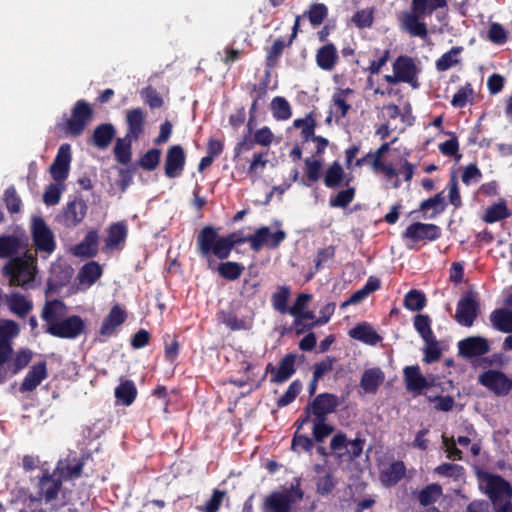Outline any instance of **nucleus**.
Segmentation results:
<instances>
[{"label": "nucleus", "mask_w": 512, "mask_h": 512, "mask_svg": "<svg viewBox=\"0 0 512 512\" xmlns=\"http://www.w3.org/2000/svg\"><path fill=\"white\" fill-rule=\"evenodd\" d=\"M47 364L41 361L31 367L20 385L21 392L34 391L47 378Z\"/></svg>", "instance_id": "a878e982"}, {"label": "nucleus", "mask_w": 512, "mask_h": 512, "mask_svg": "<svg viewBox=\"0 0 512 512\" xmlns=\"http://www.w3.org/2000/svg\"><path fill=\"white\" fill-rule=\"evenodd\" d=\"M125 123V137L138 141L145 131L146 113L140 107L127 110Z\"/></svg>", "instance_id": "4be33fe9"}, {"label": "nucleus", "mask_w": 512, "mask_h": 512, "mask_svg": "<svg viewBox=\"0 0 512 512\" xmlns=\"http://www.w3.org/2000/svg\"><path fill=\"white\" fill-rule=\"evenodd\" d=\"M462 51L463 47L461 46L452 47L449 51L444 53L439 59L436 60V70L439 72H444L457 65L460 62L459 55L462 53Z\"/></svg>", "instance_id": "c03bdc74"}, {"label": "nucleus", "mask_w": 512, "mask_h": 512, "mask_svg": "<svg viewBox=\"0 0 512 512\" xmlns=\"http://www.w3.org/2000/svg\"><path fill=\"white\" fill-rule=\"evenodd\" d=\"M480 303L475 291L465 292L457 303L454 319L464 327H471L478 317Z\"/></svg>", "instance_id": "1a4fd4ad"}, {"label": "nucleus", "mask_w": 512, "mask_h": 512, "mask_svg": "<svg viewBox=\"0 0 512 512\" xmlns=\"http://www.w3.org/2000/svg\"><path fill=\"white\" fill-rule=\"evenodd\" d=\"M350 338L367 345L375 346L382 341V337L368 322H361L348 331Z\"/></svg>", "instance_id": "bb28decb"}, {"label": "nucleus", "mask_w": 512, "mask_h": 512, "mask_svg": "<svg viewBox=\"0 0 512 512\" xmlns=\"http://www.w3.org/2000/svg\"><path fill=\"white\" fill-rule=\"evenodd\" d=\"M446 208V203L443 197V191L435 194L433 197H430L426 200H423L420 203L419 209L421 211H427L429 209H433V216L442 213Z\"/></svg>", "instance_id": "0e129e2a"}, {"label": "nucleus", "mask_w": 512, "mask_h": 512, "mask_svg": "<svg viewBox=\"0 0 512 512\" xmlns=\"http://www.w3.org/2000/svg\"><path fill=\"white\" fill-rule=\"evenodd\" d=\"M473 86L471 83L467 82L464 86L460 87L458 91L454 94L451 105L454 108H463L467 105L469 101L473 99Z\"/></svg>", "instance_id": "bf43d9fd"}, {"label": "nucleus", "mask_w": 512, "mask_h": 512, "mask_svg": "<svg viewBox=\"0 0 512 512\" xmlns=\"http://www.w3.org/2000/svg\"><path fill=\"white\" fill-rule=\"evenodd\" d=\"M511 215L512 213L508 209L506 201L501 199L499 202L494 203L486 208L482 216V220L485 223L492 224L509 218Z\"/></svg>", "instance_id": "4c0bfd02"}, {"label": "nucleus", "mask_w": 512, "mask_h": 512, "mask_svg": "<svg viewBox=\"0 0 512 512\" xmlns=\"http://www.w3.org/2000/svg\"><path fill=\"white\" fill-rule=\"evenodd\" d=\"M20 333L17 322L10 319L0 320V366H3L12 356V340Z\"/></svg>", "instance_id": "f8f14e48"}, {"label": "nucleus", "mask_w": 512, "mask_h": 512, "mask_svg": "<svg viewBox=\"0 0 512 512\" xmlns=\"http://www.w3.org/2000/svg\"><path fill=\"white\" fill-rule=\"evenodd\" d=\"M479 382L498 396H505L512 389V381L498 370L483 372L479 376Z\"/></svg>", "instance_id": "a211bd4d"}, {"label": "nucleus", "mask_w": 512, "mask_h": 512, "mask_svg": "<svg viewBox=\"0 0 512 512\" xmlns=\"http://www.w3.org/2000/svg\"><path fill=\"white\" fill-rule=\"evenodd\" d=\"M339 405L340 400L337 395L325 392L318 394L307 407L313 418L327 419V416L335 412Z\"/></svg>", "instance_id": "6ab92c4d"}, {"label": "nucleus", "mask_w": 512, "mask_h": 512, "mask_svg": "<svg viewBox=\"0 0 512 512\" xmlns=\"http://www.w3.org/2000/svg\"><path fill=\"white\" fill-rule=\"evenodd\" d=\"M99 235L97 230H90L86 233L84 239L76 244L73 253L76 256L92 258L98 253Z\"/></svg>", "instance_id": "c756f323"}, {"label": "nucleus", "mask_w": 512, "mask_h": 512, "mask_svg": "<svg viewBox=\"0 0 512 512\" xmlns=\"http://www.w3.org/2000/svg\"><path fill=\"white\" fill-rule=\"evenodd\" d=\"M304 497L300 480L295 479L289 488L268 494L261 505L262 512H292L294 505Z\"/></svg>", "instance_id": "7ed1b4c3"}, {"label": "nucleus", "mask_w": 512, "mask_h": 512, "mask_svg": "<svg viewBox=\"0 0 512 512\" xmlns=\"http://www.w3.org/2000/svg\"><path fill=\"white\" fill-rule=\"evenodd\" d=\"M94 115L91 105L84 99L75 102L71 109L70 118L63 124L64 131L72 136L79 137L85 131Z\"/></svg>", "instance_id": "423d86ee"}, {"label": "nucleus", "mask_w": 512, "mask_h": 512, "mask_svg": "<svg viewBox=\"0 0 512 512\" xmlns=\"http://www.w3.org/2000/svg\"><path fill=\"white\" fill-rule=\"evenodd\" d=\"M291 294L290 287L288 286H280L276 292H274L271 296V304L274 310L279 312L280 314H287L288 300Z\"/></svg>", "instance_id": "de8ad7c7"}, {"label": "nucleus", "mask_w": 512, "mask_h": 512, "mask_svg": "<svg viewBox=\"0 0 512 512\" xmlns=\"http://www.w3.org/2000/svg\"><path fill=\"white\" fill-rule=\"evenodd\" d=\"M37 269V257L25 252L23 256L10 260L3 268V273L9 276L10 286L27 288L34 281Z\"/></svg>", "instance_id": "f03ea898"}, {"label": "nucleus", "mask_w": 512, "mask_h": 512, "mask_svg": "<svg viewBox=\"0 0 512 512\" xmlns=\"http://www.w3.org/2000/svg\"><path fill=\"white\" fill-rule=\"evenodd\" d=\"M393 75H385L384 80L389 84L408 83L413 88L419 87L418 68L412 57L400 55L393 65Z\"/></svg>", "instance_id": "39448f33"}, {"label": "nucleus", "mask_w": 512, "mask_h": 512, "mask_svg": "<svg viewBox=\"0 0 512 512\" xmlns=\"http://www.w3.org/2000/svg\"><path fill=\"white\" fill-rule=\"evenodd\" d=\"M137 397V388L132 380L122 381L115 388V398L125 406H130Z\"/></svg>", "instance_id": "a19ab883"}, {"label": "nucleus", "mask_w": 512, "mask_h": 512, "mask_svg": "<svg viewBox=\"0 0 512 512\" xmlns=\"http://www.w3.org/2000/svg\"><path fill=\"white\" fill-rule=\"evenodd\" d=\"M245 242H248V236L243 237L240 231L220 236L216 228L207 225L197 234L196 250L201 258L209 262L212 256L219 260H225L236 245Z\"/></svg>", "instance_id": "f257e3e1"}, {"label": "nucleus", "mask_w": 512, "mask_h": 512, "mask_svg": "<svg viewBox=\"0 0 512 512\" xmlns=\"http://www.w3.org/2000/svg\"><path fill=\"white\" fill-rule=\"evenodd\" d=\"M66 314V304L60 299H53L45 302L41 311V318L46 323V326H51L53 323L61 320Z\"/></svg>", "instance_id": "cd10ccee"}, {"label": "nucleus", "mask_w": 512, "mask_h": 512, "mask_svg": "<svg viewBox=\"0 0 512 512\" xmlns=\"http://www.w3.org/2000/svg\"><path fill=\"white\" fill-rule=\"evenodd\" d=\"M326 420L327 419L322 418L312 419V434L314 441L321 443L325 440V438H327L330 434L333 433L334 427L330 424H327Z\"/></svg>", "instance_id": "13d9d810"}, {"label": "nucleus", "mask_w": 512, "mask_h": 512, "mask_svg": "<svg viewBox=\"0 0 512 512\" xmlns=\"http://www.w3.org/2000/svg\"><path fill=\"white\" fill-rule=\"evenodd\" d=\"M88 206L82 198H75L67 203L60 215V222L66 228H72L79 225L87 214Z\"/></svg>", "instance_id": "412c9836"}, {"label": "nucleus", "mask_w": 512, "mask_h": 512, "mask_svg": "<svg viewBox=\"0 0 512 512\" xmlns=\"http://www.w3.org/2000/svg\"><path fill=\"white\" fill-rule=\"evenodd\" d=\"M128 236V227L125 221L112 223L107 229L105 248L107 250L118 249L125 243Z\"/></svg>", "instance_id": "c85d7f7f"}, {"label": "nucleus", "mask_w": 512, "mask_h": 512, "mask_svg": "<svg viewBox=\"0 0 512 512\" xmlns=\"http://www.w3.org/2000/svg\"><path fill=\"white\" fill-rule=\"evenodd\" d=\"M186 164V153L180 144H175L167 149L164 174L167 178L173 179L180 177L184 171Z\"/></svg>", "instance_id": "2eb2a0df"}, {"label": "nucleus", "mask_w": 512, "mask_h": 512, "mask_svg": "<svg viewBox=\"0 0 512 512\" xmlns=\"http://www.w3.org/2000/svg\"><path fill=\"white\" fill-rule=\"evenodd\" d=\"M72 160L71 146L68 143H63L50 166L51 177L57 182H64L69 175L70 164Z\"/></svg>", "instance_id": "dca6fc26"}, {"label": "nucleus", "mask_w": 512, "mask_h": 512, "mask_svg": "<svg viewBox=\"0 0 512 512\" xmlns=\"http://www.w3.org/2000/svg\"><path fill=\"white\" fill-rule=\"evenodd\" d=\"M115 134V127L111 123H102L95 127L92 142L97 148L105 149L111 144Z\"/></svg>", "instance_id": "72a5a7b5"}, {"label": "nucleus", "mask_w": 512, "mask_h": 512, "mask_svg": "<svg viewBox=\"0 0 512 512\" xmlns=\"http://www.w3.org/2000/svg\"><path fill=\"white\" fill-rule=\"evenodd\" d=\"M134 140L124 137L118 138L114 146V155L118 163L127 165L132 158V142Z\"/></svg>", "instance_id": "a18cd8bd"}, {"label": "nucleus", "mask_w": 512, "mask_h": 512, "mask_svg": "<svg viewBox=\"0 0 512 512\" xmlns=\"http://www.w3.org/2000/svg\"><path fill=\"white\" fill-rule=\"evenodd\" d=\"M103 274L102 266L96 261H90L82 266L77 279L80 284L93 285Z\"/></svg>", "instance_id": "58836bf2"}, {"label": "nucleus", "mask_w": 512, "mask_h": 512, "mask_svg": "<svg viewBox=\"0 0 512 512\" xmlns=\"http://www.w3.org/2000/svg\"><path fill=\"white\" fill-rule=\"evenodd\" d=\"M86 328L84 320L78 315L62 318L51 326L45 327V332L53 337L61 339H76Z\"/></svg>", "instance_id": "0eeeda50"}, {"label": "nucleus", "mask_w": 512, "mask_h": 512, "mask_svg": "<svg viewBox=\"0 0 512 512\" xmlns=\"http://www.w3.org/2000/svg\"><path fill=\"white\" fill-rule=\"evenodd\" d=\"M415 330L422 337L423 340L431 338L434 333L431 329V319L427 314H417L413 318Z\"/></svg>", "instance_id": "e2e57ef3"}, {"label": "nucleus", "mask_w": 512, "mask_h": 512, "mask_svg": "<svg viewBox=\"0 0 512 512\" xmlns=\"http://www.w3.org/2000/svg\"><path fill=\"white\" fill-rule=\"evenodd\" d=\"M350 181L351 178L346 179L344 185L347 186V188L340 190L334 197L330 198L329 204L331 207L345 208L354 200L356 189L349 186Z\"/></svg>", "instance_id": "49530a36"}, {"label": "nucleus", "mask_w": 512, "mask_h": 512, "mask_svg": "<svg viewBox=\"0 0 512 512\" xmlns=\"http://www.w3.org/2000/svg\"><path fill=\"white\" fill-rule=\"evenodd\" d=\"M9 310L20 318H25L33 309L32 301L18 292L5 296Z\"/></svg>", "instance_id": "2f4dec72"}, {"label": "nucleus", "mask_w": 512, "mask_h": 512, "mask_svg": "<svg viewBox=\"0 0 512 512\" xmlns=\"http://www.w3.org/2000/svg\"><path fill=\"white\" fill-rule=\"evenodd\" d=\"M354 94V90L351 88L345 89H337V91L333 94L332 103L336 108V112H339L340 117H345L349 110L351 109V105L348 104V96Z\"/></svg>", "instance_id": "09e8293b"}, {"label": "nucleus", "mask_w": 512, "mask_h": 512, "mask_svg": "<svg viewBox=\"0 0 512 512\" xmlns=\"http://www.w3.org/2000/svg\"><path fill=\"white\" fill-rule=\"evenodd\" d=\"M346 176L343 167L337 161H334L325 170L323 175V182L327 188L335 189L340 187L346 181Z\"/></svg>", "instance_id": "e433bc0d"}, {"label": "nucleus", "mask_w": 512, "mask_h": 512, "mask_svg": "<svg viewBox=\"0 0 512 512\" xmlns=\"http://www.w3.org/2000/svg\"><path fill=\"white\" fill-rule=\"evenodd\" d=\"M384 380L385 375L380 368H369L366 369L361 376L360 387L365 393L375 394Z\"/></svg>", "instance_id": "7c9ffc66"}, {"label": "nucleus", "mask_w": 512, "mask_h": 512, "mask_svg": "<svg viewBox=\"0 0 512 512\" xmlns=\"http://www.w3.org/2000/svg\"><path fill=\"white\" fill-rule=\"evenodd\" d=\"M427 305V298L423 291L411 289L404 296L403 306L409 311H421Z\"/></svg>", "instance_id": "37998d69"}, {"label": "nucleus", "mask_w": 512, "mask_h": 512, "mask_svg": "<svg viewBox=\"0 0 512 512\" xmlns=\"http://www.w3.org/2000/svg\"><path fill=\"white\" fill-rule=\"evenodd\" d=\"M63 483L60 481L54 471L49 469H42V474L37 477L36 483V495L29 494L27 499L29 500V509L31 512H37L36 509L32 508L34 503L44 501L45 503H51L58 498L59 492L62 488ZM38 512H42L39 509Z\"/></svg>", "instance_id": "20e7f679"}, {"label": "nucleus", "mask_w": 512, "mask_h": 512, "mask_svg": "<svg viewBox=\"0 0 512 512\" xmlns=\"http://www.w3.org/2000/svg\"><path fill=\"white\" fill-rule=\"evenodd\" d=\"M140 96L143 102L149 106L150 109H159L164 105V99L160 93L151 85H148L140 90Z\"/></svg>", "instance_id": "5fc2aeb1"}, {"label": "nucleus", "mask_w": 512, "mask_h": 512, "mask_svg": "<svg viewBox=\"0 0 512 512\" xmlns=\"http://www.w3.org/2000/svg\"><path fill=\"white\" fill-rule=\"evenodd\" d=\"M311 295L306 293H300L293 305L289 308L288 313L294 317V328L297 335L303 334L305 331L309 330V326H304L300 328V319L299 316L305 310L307 303L311 300Z\"/></svg>", "instance_id": "f704fd0d"}, {"label": "nucleus", "mask_w": 512, "mask_h": 512, "mask_svg": "<svg viewBox=\"0 0 512 512\" xmlns=\"http://www.w3.org/2000/svg\"><path fill=\"white\" fill-rule=\"evenodd\" d=\"M403 374L405 386L409 392L420 395L424 389L431 386V383L421 373L418 365L406 366L403 370Z\"/></svg>", "instance_id": "b1692460"}, {"label": "nucleus", "mask_w": 512, "mask_h": 512, "mask_svg": "<svg viewBox=\"0 0 512 512\" xmlns=\"http://www.w3.org/2000/svg\"><path fill=\"white\" fill-rule=\"evenodd\" d=\"M314 447V439L310 438L309 436L305 434H300L298 431H296L293 435L292 442H291V449L294 452L300 453L301 451L304 452H311Z\"/></svg>", "instance_id": "774afa93"}, {"label": "nucleus", "mask_w": 512, "mask_h": 512, "mask_svg": "<svg viewBox=\"0 0 512 512\" xmlns=\"http://www.w3.org/2000/svg\"><path fill=\"white\" fill-rule=\"evenodd\" d=\"M425 341L424 361L426 363H433L438 361L442 356L441 348L438 345L435 335L427 338Z\"/></svg>", "instance_id": "69168bd1"}, {"label": "nucleus", "mask_w": 512, "mask_h": 512, "mask_svg": "<svg viewBox=\"0 0 512 512\" xmlns=\"http://www.w3.org/2000/svg\"><path fill=\"white\" fill-rule=\"evenodd\" d=\"M245 267L239 262L226 261L218 265L219 275L228 281L237 280L243 273Z\"/></svg>", "instance_id": "8fccbe9b"}, {"label": "nucleus", "mask_w": 512, "mask_h": 512, "mask_svg": "<svg viewBox=\"0 0 512 512\" xmlns=\"http://www.w3.org/2000/svg\"><path fill=\"white\" fill-rule=\"evenodd\" d=\"M271 111L276 120H287L292 116L289 102L282 96H276L271 101Z\"/></svg>", "instance_id": "603ef678"}, {"label": "nucleus", "mask_w": 512, "mask_h": 512, "mask_svg": "<svg viewBox=\"0 0 512 512\" xmlns=\"http://www.w3.org/2000/svg\"><path fill=\"white\" fill-rule=\"evenodd\" d=\"M62 276H58L56 271L52 272V276L49 278L47 282V290L46 293H55L58 292L63 286H65L72 276L71 269H66L60 272Z\"/></svg>", "instance_id": "052dcab7"}, {"label": "nucleus", "mask_w": 512, "mask_h": 512, "mask_svg": "<svg viewBox=\"0 0 512 512\" xmlns=\"http://www.w3.org/2000/svg\"><path fill=\"white\" fill-rule=\"evenodd\" d=\"M424 15L413 10L404 11L399 16L400 26L413 37L426 38L428 30L426 23L421 21Z\"/></svg>", "instance_id": "5701e85b"}, {"label": "nucleus", "mask_w": 512, "mask_h": 512, "mask_svg": "<svg viewBox=\"0 0 512 512\" xmlns=\"http://www.w3.org/2000/svg\"><path fill=\"white\" fill-rule=\"evenodd\" d=\"M160 159L161 150L159 148H151L140 157L138 164L146 171H153L159 166Z\"/></svg>", "instance_id": "4d7b16f0"}, {"label": "nucleus", "mask_w": 512, "mask_h": 512, "mask_svg": "<svg viewBox=\"0 0 512 512\" xmlns=\"http://www.w3.org/2000/svg\"><path fill=\"white\" fill-rule=\"evenodd\" d=\"M329 13L328 7L324 3H312L308 9L302 14L307 18L313 27H318L323 24Z\"/></svg>", "instance_id": "79ce46f5"}, {"label": "nucleus", "mask_w": 512, "mask_h": 512, "mask_svg": "<svg viewBox=\"0 0 512 512\" xmlns=\"http://www.w3.org/2000/svg\"><path fill=\"white\" fill-rule=\"evenodd\" d=\"M490 322L494 329L503 333H512V310L495 309L490 314Z\"/></svg>", "instance_id": "c9c22d12"}, {"label": "nucleus", "mask_w": 512, "mask_h": 512, "mask_svg": "<svg viewBox=\"0 0 512 512\" xmlns=\"http://www.w3.org/2000/svg\"><path fill=\"white\" fill-rule=\"evenodd\" d=\"M126 318V311L120 305H114L102 322L99 331L100 335L110 337L113 335L116 328L125 322Z\"/></svg>", "instance_id": "393cba45"}, {"label": "nucleus", "mask_w": 512, "mask_h": 512, "mask_svg": "<svg viewBox=\"0 0 512 512\" xmlns=\"http://www.w3.org/2000/svg\"><path fill=\"white\" fill-rule=\"evenodd\" d=\"M286 238L283 230L271 232L269 227L262 226L254 234L248 235V243L253 251H259L263 246L269 249H276Z\"/></svg>", "instance_id": "9b49d317"}, {"label": "nucleus", "mask_w": 512, "mask_h": 512, "mask_svg": "<svg viewBox=\"0 0 512 512\" xmlns=\"http://www.w3.org/2000/svg\"><path fill=\"white\" fill-rule=\"evenodd\" d=\"M21 246L20 239L13 235L0 236V258L16 254Z\"/></svg>", "instance_id": "6e6d98bb"}, {"label": "nucleus", "mask_w": 512, "mask_h": 512, "mask_svg": "<svg viewBox=\"0 0 512 512\" xmlns=\"http://www.w3.org/2000/svg\"><path fill=\"white\" fill-rule=\"evenodd\" d=\"M441 237V228L433 223L414 222L402 232V238L413 243L435 241Z\"/></svg>", "instance_id": "ddd939ff"}, {"label": "nucleus", "mask_w": 512, "mask_h": 512, "mask_svg": "<svg viewBox=\"0 0 512 512\" xmlns=\"http://www.w3.org/2000/svg\"><path fill=\"white\" fill-rule=\"evenodd\" d=\"M458 353L465 359H472L487 354L490 345L486 338L481 336H469L458 342Z\"/></svg>", "instance_id": "aec40b11"}, {"label": "nucleus", "mask_w": 512, "mask_h": 512, "mask_svg": "<svg viewBox=\"0 0 512 512\" xmlns=\"http://www.w3.org/2000/svg\"><path fill=\"white\" fill-rule=\"evenodd\" d=\"M295 362L296 354L288 353L280 360L278 367L268 363L261 381L265 379L268 373L271 374L270 381L272 383L281 384L288 381L296 372Z\"/></svg>", "instance_id": "4468645a"}, {"label": "nucleus", "mask_w": 512, "mask_h": 512, "mask_svg": "<svg viewBox=\"0 0 512 512\" xmlns=\"http://www.w3.org/2000/svg\"><path fill=\"white\" fill-rule=\"evenodd\" d=\"M306 180L302 179L301 183L304 186H310L312 183L317 182L321 176L322 163L318 159L307 157L304 160Z\"/></svg>", "instance_id": "3c124183"}, {"label": "nucleus", "mask_w": 512, "mask_h": 512, "mask_svg": "<svg viewBox=\"0 0 512 512\" xmlns=\"http://www.w3.org/2000/svg\"><path fill=\"white\" fill-rule=\"evenodd\" d=\"M288 46L283 39L279 38L274 41L272 46L267 49V55L265 59V64L268 68H274L281 55L283 54V51L285 47Z\"/></svg>", "instance_id": "680f3d73"}, {"label": "nucleus", "mask_w": 512, "mask_h": 512, "mask_svg": "<svg viewBox=\"0 0 512 512\" xmlns=\"http://www.w3.org/2000/svg\"><path fill=\"white\" fill-rule=\"evenodd\" d=\"M89 457V454H83L80 457L69 454L67 457L57 461L53 471L62 483L77 480L82 476L84 466Z\"/></svg>", "instance_id": "6e6552de"}, {"label": "nucleus", "mask_w": 512, "mask_h": 512, "mask_svg": "<svg viewBox=\"0 0 512 512\" xmlns=\"http://www.w3.org/2000/svg\"><path fill=\"white\" fill-rule=\"evenodd\" d=\"M486 492L494 505L510 501L512 497L511 484L500 475L487 476Z\"/></svg>", "instance_id": "f3484780"}, {"label": "nucleus", "mask_w": 512, "mask_h": 512, "mask_svg": "<svg viewBox=\"0 0 512 512\" xmlns=\"http://www.w3.org/2000/svg\"><path fill=\"white\" fill-rule=\"evenodd\" d=\"M338 59L337 49L332 43L325 44L317 50L316 63L322 70H333Z\"/></svg>", "instance_id": "473e14b6"}, {"label": "nucleus", "mask_w": 512, "mask_h": 512, "mask_svg": "<svg viewBox=\"0 0 512 512\" xmlns=\"http://www.w3.org/2000/svg\"><path fill=\"white\" fill-rule=\"evenodd\" d=\"M441 495L442 487L439 484H429L419 492L418 501L422 506L426 507L436 502Z\"/></svg>", "instance_id": "864d4df0"}, {"label": "nucleus", "mask_w": 512, "mask_h": 512, "mask_svg": "<svg viewBox=\"0 0 512 512\" xmlns=\"http://www.w3.org/2000/svg\"><path fill=\"white\" fill-rule=\"evenodd\" d=\"M33 353L28 348L20 349L14 356L10 368L12 370V374L19 373L23 368H25L31 361Z\"/></svg>", "instance_id": "338daca9"}, {"label": "nucleus", "mask_w": 512, "mask_h": 512, "mask_svg": "<svg viewBox=\"0 0 512 512\" xmlns=\"http://www.w3.org/2000/svg\"><path fill=\"white\" fill-rule=\"evenodd\" d=\"M405 471L402 461L393 462L387 469L381 471L380 480L386 486L396 485L405 476Z\"/></svg>", "instance_id": "ea45409f"}, {"label": "nucleus", "mask_w": 512, "mask_h": 512, "mask_svg": "<svg viewBox=\"0 0 512 512\" xmlns=\"http://www.w3.org/2000/svg\"><path fill=\"white\" fill-rule=\"evenodd\" d=\"M31 234L37 251L51 254L55 250L54 234L42 217H35L33 219Z\"/></svg>", "instance_id": "9d476101"}]
</instances>
